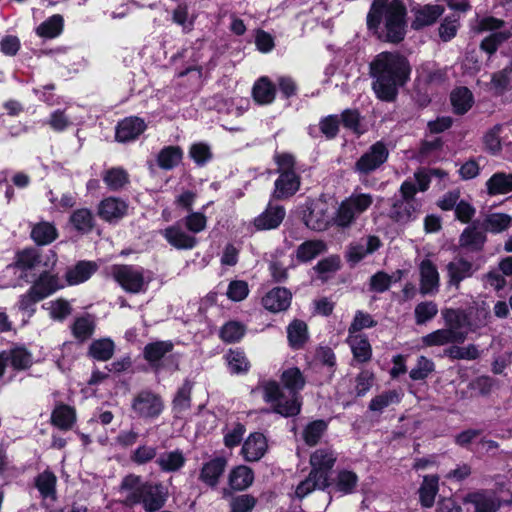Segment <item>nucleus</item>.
<instances>
[{"mask_svg": "<svg viewBox=\"0 0 512 512\" xmlns=\"http://www.w3.org/2000/svg\"><path fill=\"white\" fill-rule=\"evenodd\" d=\"M369 69L372 90L378 100L386 103L397 100L400 89L408 83L412 71L404 55L389 51L376 55Z\"/></svg>", "mask_w": 512, "mask_h": 512, "instance_id": "nucleus-1", "label": "nucleus"}, {"mask_svg": "<svg viewBox=\"0 0 512 512\" xmlns=\"http://www.w3.org/2000/svg\"><path fill=\"white\" fill-rule=\"evenodd\" d=\"M366 24L379 39L399 44L407 32V7L403 0H373Z\"/></svg>", "mask_w": 512, "mask_h": 512, "instance_id": "nucleus-2", "label": "nucleus"}, {"mask_svg": "<svg viewBox=\"0 0 512 512\" xmlns=\"http://www.w3.org/2000/svg\"><path fill=\"white\" fill-rule=\"evenodd\" d=\"M119 490L129 492L122 502L124 506L132 508L141 505L145 512L160 511L169 498L168 487L162 482L143 481L140 475L133 473L122 479Z\"/></svg>", "mask_w": 512, "mask_h": 512, "instance_id": "nucleus-3", "label": "nucleus"}, {"mask_svg": "<svg viewBox=\"0 0 512 512\" xmlns=\"http://www.w3.org/2000/svg\"><path fill=\"white\" fill-rule=\"evenodd\" d=\"M260 387L263 391L264 402L271 404V408L263 409L262 412H272L284 418L295 417L300 414L302 402L298 397H291L285 402H282V399L284 398V392L277 381H263L260 384Z\"/></svg>", "mask_w": 512, "mask_h": 512, "instance_id": "nucleus-4", "label": "nucleus"}, {"mask_svg": "<svg viewBox=\"0 0 512 512\" xmlns=\"http://www.w3.org/2000/svg\"><path fill=\"white\" fill-rule=\"evenodd\" d=\"M373 204V197L369 193H352L343 200L334 217V223L341 228L350 227L356 217L367 211Z\"/></svg>", "mask_w": 512, "mask_h": 512, "instance_id": "nucleus-5", "label": "nucleus"}, {"mask_svg": "<svg viewBox=\"0 0 512 512\" xmlns=\"http://www.w3.org/2000/svg\"><path fill=\"white\" fill-rule=\"evenodd\" d=\"M143 267L121 264L115 265L112 270L114 280L127 293L139 294L147 290L151 277H145Z\"/></svg>", "mask_w": 512, "mask_h": 512, "instance_id": "nucleus-6", "label": "nucleus"}, {"mask_svg": "<svg viewBox=\"0 0 512 512\" xmlns=\"http://www.w3.org/2000/svg\"><path fill=\"white\" fill-rule=\"evenodd\" d=\"M389 157V150L383 141H377L355 162L354 171L368 175L380 168Z\"/></svg>", "mask_w": 512, "mask_h": 512, "instance_id": "nucleus-7", "label": "nucleus"}, {"mask_svg": "<svg viewBox=\"0 0 512 512\" xmlns=\"http://www.w3.org/2000/svg\"><path fill=\"white\" fill-rule=\"evenodd\" d=\"M132 409L141 418L155 419L162 413L164 403L160 395L142 390L133 399Z\"/></svg>", "mask_w": 512, "mask_h": 512, "instance_id": "nucleus-8", "label": "nucleus"}, {"mask_svg": "<svg viewBox=\"0 0 512 512\" xmlns=\"http://www.w3.org/2000/svg\"><path fill=\"white\" fill-rule=\"evenodd\" d=\"M337 461V455L331 448H319L310 454L309 464L312 477L325 483L330 482V472Z\"/></svg>", "mask_w": 512, "mask_h": 512, "instance_id": "nucleus-9", "label": "nucleus"}, {"mask_svg": "<svg viewBox=\"0 0 512 512\" xmlns=\"http://www.w3.org/2000/svg\"><path fill=\"white\" fill-rule=\"evenodd\" d=\"M129 204L126 200L109 196L102 199L98 205V216L110 224L118 223L128 214Z\"/></svg>", "mask_w": 512, "mask_h": 512, "instance_id": "nucleus-10", "label": "nucleus"}, {"mask_svg": "<svg viewBox=\"0 0 512 512\" xmlns=\"http://www.w3.org/2000/svg\"><path fill=\"white\" fill-rule=\"evenodd\" d=\"M147 129L144 119L138 116H128L120 120L115 127V141L128 143L135 141Z\"/></svg>", "mask_w": 512, "mask_h": 512, "instance_id": "nucleus-11", "label": "nucleus"}, {"mask_svg": "<svg viewBox=\"0 0 512 512\" xmlns=\"http://www.w3.org/2000/svg\"><path fill=\"white\" fill-rule=\"evenodd\" d=\"M42 263V254L36 247H25L15 252L11 267L20 272V278L27 280V272L35 270Z\"/></svg>", "mask_w": 512, "mask_h": 512, "instance_id": "nucleus-12", "label": "nucleus"}, {"mask_svg": "<svg viewBox=\"0 0 512 512\" xmlns=\"http://www.w3.org/2000/svg\"><path fill=\"white\" fill-rule=\"evenodd\" d=\"M285 216L284 206L269 201L265 210L253 219L252 224L257 231L274 230L282 224Z\"/></svg>", "mask_w": 512, "mask_h": 512, "instance_id": "nucleus-13", "label": "nucleus"}, {"mask_svg": "<svg viewBox=\"0 0 512 512\" xmlns=\"http://www.w3.org/2000/svg\"><path fill=\"white\" fill-rule=\"evenodd\" d=\"M382 246L380 238L376 235L367 237L366 245L360 242L350 243L344 253V258L348 265L353 268L361 262L367 255L373 254Z\"/></svg>", "mask_w": 512, "mask_h": 512, "instance_id": "nucleus-14", "label": "nucleus"}, {"mask_svg": "<svg viewBox=\"0 0 512 512\" xmlns=\"http://www.w3.org/2000/svg\"><path fill=\"white\" fill-rule=\"evenodd\" d=\"M301 186V176L297 172L280 173L274 182L271 197L275 200H286L293 197Z\"/></svg>", "mask_w": 512, "mask_h": 512, "instance_id": "nucleus-15", "label": "nucleus"}, {"mask_svg": "<svg viewBox=\"0 0 512 512\" xmlns=\"http://www.w3.org/2000/svg\"><path fill=\"white\" fill-rule=\"evenodd\" d=\"M227 464V459L224 456H215L209 461L204 462L199 472V481L210 488H216L226 470Z\"/></svg>", "mask_w": 512, "mask_h": 512, "instance_id": "nucleus-16", "label": "nucleus"}, {"mask_svg": "<svg viewBox=\"0 0 512 512\" xmlns=\"http://www.w3.org/2000/svg\"><path fill=\"white\" fill-rule=\"evenodd\" d=\"M302 221L306 227L318 232L327 230L331 224L327 208L316 202H311L306 206Z\"/></svg>", "mask_w": 512, "mask_h": 512, "instance_id": "nucleus-17", "label": "nucleus"}, {"mask_svg": "<svg viewBox=\"0 0 512 512\" xmlns=\"http://www.w3.org/2000/svg\"><path fill=\"white\" fill-rule=\"evenodd\" d=\"M464 504H472L475 512H497L501 503L495 494L486 489H479L467 493L463 498Z\"/></svg>", "mask_w": 512, "mask_h": 512, "instance_id": "nucleus-18", "label": "nucleus"}, {"mask_svg": "<svg viewBox=\"0 0 512 512\" xmlns=\"http://www.w3.org/2000/svg\"><path fill=\"white\" fill-rule=\"evenodd\" d=\"M420 293L425 295L436 294L439 290L440 277L436 265L430 259H424L419 265Z\"/></svg>", "mask_w": 512, "mask_h": 512, "instance_id": "nucleus-19", "label": "nucleus"}, {"mask_svg": "<svg viewBox=\"0 0 512 512\" xmlns=\"http://www.w3.org/2000/svg\"><path fill=\"white\" fill-rule=\"evenodd\" d=\"M487 242L486 232L478 229L476 223L467 226L459 236V247L471 253H480Z\"/></svg>", "mask_w": 512, "mask_h": 512, "instance_id": "nucleus-20", "label": "nucleus"}, {"mask_svg": "<svg viewBox=\"0 0 512 512\" xmlns=\"http://www.w3.org/2000/svg\"><path fill=\"white\" fill-rule=\"evenodd\" d=\"M251 96L254 103L259 106L271 105L277 96V86L268 76H261L255 80Z\"/></svg>", "mask_w": 512, "mask_h": 512, "instance_id": "nucleus-21", "label": "nucleus"}, {"mask_svg": "<svg viewBox=\"0 0 512 512\" xmlns=\"http://www.w3.org/2000/svg\"><path fill=\"white\" fill-rule=\"evenodd\" d=\"M291 301V291L288 288L278 286L265 294L262 298V305L266 310L278 313L286 311L290 307Z\"/></svg>", "mask_w": 512, "mask_h": 512, "instance_id": "nucleus-22", "label": "nucleus"}, {"mask_svg": "<svg viewBox=\"0 0 512 512\" xmlns=\"http://www.w3.org/2000/svg\"><path fill=\"white\" fill-rule=\"evenodd\" d=\"M41 300L46 299L55 292L64 288L60 283L58 274H52L48 270L42 271L29 287Z\"/></svg>", "mask_w": 512, "mask_h": 512, "instance_id": "nucleus-23", "label": "nucleus"}, {"mask_svg": "<svg viewBox=\"0 0 512 512\" xmlns=\"http://www.w3.org/2000/svg\"><path fill=\"white\" fill-rule=\"evenodd\" d=\"M77 422V411L74 406L57 402L51 412L50 423L61 431L73 429Z\"/></svg>", "mask_w": 512, "mask_h": 512, "instance_id": "nucleus-24", "label": "nucleus"}, {"mask_svg": "<svg viewBox=\"0 0 512 512\" xmlns=\"http://www.w3.org/2000/svg\"><path fill=\"white\" fill-rule=\"evenodd\" d=\"M267 439L261 432L251 433L241 448V454L247 462H257L266 454Z\"/></svg>", "mask_w": 512, "mask_h": 512, "instance_id": "nucleus-25", "label": "nucleus"}, {"mask_svg": "<svg viewBox=\"0 0 512 512\" xmlns=\"http://www.w3.org/2000/svg\"><path fill=\"white\" fill-rule=\"evenodd\" d=\"M161 235L178 250H191L198 244L197 238L183 231L178 224L166 227L161 231Z\"/></svg>", "mask_w": 512, "mask_h": 512, "instance_id": "nucleus-26", "label": "nucleus"}, {"mask_svg": "<svg viewBox=\"0 0 512 512\" xmlns=\"http://www.w3.org/2000/svg\"><path fill=\"white\" fill-rule=\"evenodd\" d=\"M466 340V332L451 329H438L422 337L426 347L443 346L447 344H462Z\"/></svg>", "mask_w": 512, "mask_h": 512, "instance_id": "nucleus-27", "label": "nucleus"}, {"mask_svg": "<svg viewBox=\"0 0 512 512\" xmlns=\"http://www.w3.org/2000/svg\"><path fill=\"white\" fill-rule=\"evenodd\" d=\"M420 204L402 199H394L389 210V218L396 223L406 224L416 219Z\"/></svg>", "mask_w": 512, "mask_h": 512, "instance_id": "nucleus-28", "label": "nucleus"}, {"mask_svg": "<svg viewBox=\"0 0 512 512\" xmlns=\"http://www.w3.org/2000/svg\"><path fill=\"white\" fill-rule=\"evenodd\" d=\"M174 348L171 341L158 340L145 345L143 349V358L148 362L151 368L158 371L161 368V360L167 353Z\"/></svg>", "mask_w": 512, "mask_h": 512, "instance_id": "nucleus-29", "label": "nucleus"}, {"mask_svg": "<svg viewBox=\"0 0 512 512\" xmlns=\"http://www.w3.org/2000/svg\"><path fill=\"white\" fill-rule=\"evenodd\" d=\"M444 11L445 8L438 4H426L420 7L415 11V18L411 22V28L418 31L433 25L442 16Z\"/></svg>", "mask_w": 512, "mask_h": 512, "instance_id": "nucleus-30", "label": "nucleus"}, {"mask_svg": "<svg viewBox=\"0 0 512 512\" xmlns=\"http://www.w3.org/2000/svg\"><path fill=\"white\" fill-rule=\"evenodd\" d=\"M8 364L14 371H26L34 363L33 354L24 345H14L8 351L5 350Z\"/></svg>", "mask_w": 512, "mask_h": 512, "instance_id": "nucleus-31", "label": "nucleus"}, {"mask_svg": "<svg viewBox=\"0 0 512 512\" xmlns=\"http://www.w3.org/2000/svg\"><path fill=\"white\" fill-rule=\"evenodd\" d=\"M224 359L231 375H245L251 369V363L240 347L230 348L224 355Z\"/></svg>", "mask_w": 512, "mask_h": 512, "instance_id": "nucleus-32", "label": "nucleus"}, {"mask_svg": "<svg viewBox=\"0 0 512 512\" xmlns=\"http://www.w3.org/2000/svg\"><path fill=\"white\" fill-rule=\"evenodd\" d=\"M98 266L94 261L80 260L65 273L68 285L84 283L97 271Z\"/></svg>", "mask_w": 512, "mask_h": 512, "instance_id": "nucleus-33", "label": "nucleus"}, {"mask_svg": "<svg viewBox=\"0 0 512 512\" xmlns=\"http://www.w3.org/2000/svg\"><path fill=\"white\" fill-rule=\"evenodd\" d=\"M287 340L289 347L294 350H301L309 340L308 325L300 319L292 320L287 326Z\"/></svg>", "mask_w": 512, "mask_h": 512, "instance_id": "nucleus-34", "label": "nucleus"}, {"mask_svg": "<svg viewBox=\"0 0 512 512\" xmlns=\"http://www.w3.org/2000/svg\"><path fill=\"white\" fill-rule=\"evenodd\" d=\"M474 102V95L466 86L456 87L450 93V103L455 115L466 114L473 107Z\"/></svg>", "mask_w": 512, "mask_h": 512, "instance_id": "nucleus-35", "label": "nucleus"}, {"mask_svg": "<svg viewBox=\"0 0 512 512\" xmlns=\"http://www.w3.org/2000/svg\"><path fill=\"white\" fill-rule=\"evenodd\" d=\"M448 283L450 286L458 288L460 283L473 275V264L465 258H458L456 261H451L447 264Z\"/></svg>", "mask_w": 512, "mask_h": 512, "instance_id": "nucleus-36", "label": "nucleus"}, {"mask_svg": "<svg viewBox=\"0 0 512 512\" xmlns=\"http://www.w3.org/2000/svg\"><path fill=\"white\" fill-rule=\"evenodd\" d=\"M327 251V244L320 239H309L302 242L295 251L298 263H308Z\"/></svg>", "mask_w": 512, "mask_h": 512, "instance_id": "nucleus-37", "label": "nucleus"}, {"mask_svg": "<svg viewBox=\"0 0 512 512\" xmlns=\"http://www.w3.org/2000/svg\"><path fill=\"white\" fill-rule=\"evenodd\" d=\"M95 329L96 322L94 316L90 313L76 317L71 325L73 337L81 344L88 341L93 336Z\"/></svg>", "mask_w": 512, "mask_h": 512, "instance_id": "nucleus-38", "label": "nucleus"}, {"mask_svg": "<svg viewBox=\"0 0 512 512\" xmlns=\"http://www.w3.org/2000/svg\"><path fill=\"white\" fill-rule=\"evenodd\" d=\"M254 478L252 468L246 465H238L230 471L228 484L234 491H244L253 484Z\"/></svg>", "mask_w": 512, "mask_h": 512, "instance_id": "nucleus-39", "label": "nucleus"}, {"mask_svg": "<svg viewBox=\"0 0 512 512\" xmlns=\"http://www.w3.org/2000/svg\"><path fill=\"white\" fill-rule=\"evenodd\" d=\"M347 343L356 362L363 364L371 360L372 347L365 334L349 335Z\"/></svg>", "mask_w": 512, "mask_h": 512, "instance_id": "nucleus-40", "label": "nucleus"}, {"mask_svg": "<svg viewBox=\"0 0 512 512\" xmlns=\"http://www.w3.org/2000/svg\"><path fill=\"white\" fill-rule=\"evenodd\" d=\"M439 492V476L437 474L425 475L418 490L419 502L423 508H431Z\"/></svg>", "mask_w": 512, "mask_h": 512, "instance_id": "nucleus-41", "label": "nucleus"}, {"mask_svg": "<svg viewBox=\"0 0 512 512\" xmlns=\"http://www.w3.org/2000/svg\"><path fill=\"white\" fill-rule=\"evenodd\" d=\"M59 236L58 230L53 223L40 221L33 225L30 238L38 246H46L54 242Z\"/></svg>", "mask_w": 512, "mask_h": 512, "instance_id": "nucleus-42", "label": "nucleus"}, {"mask_svg": "<svg viewBox=\"0 0 512 512\" xmlns=\"http://www.w3.org/2000/svg\"><path fill=\"white\" fill-rule=\"evenodd\" d=\"M115 352V343L109 337L93 340L87 351V356L99 362L110 360Z\"/></svg>", "mask_w": 512, "mask_h": 512, "instance_id": "nucleus-43", "label": "nucleus"}, {"mask_svg": "<svg viewBox=\"0 0 512 512\" xmlns=\"http://www.w3.org/2000/svg\"><path fill=\"white\" fill-rule=\"evenodd\" d=\"M155 463L164 473H173L181 470L186 464V458L183 451L175 449L173 451L164 452L156 458Z\"/></svg>", "mask_w": 512, "mask_h": 512, "instance_id": "nucleus-44", "label": "nucleus"}, {"mask_svg": "<svg viewBox=\"0 0 512 512\" xmlns=\"http://www.w3.org/2000/svg\"><path fill=\"white\" fill-rule=\"evenodd\" d=\"M183 155V149L178 145L164 146L157 154L156 162L159 168L172 170L182 161Z\"/></svg>", "mask_w": 512, "mask_h": 512, "instance_id": "nucleus-45", "label": "nucleus"}, {"mask_svg": "<svg viewBox=\"0 0 512 512\" xmlns=\"http://www.w3.org/2000/svg\"><path fill=\"white\" fill-rule=\"evenodd\" d=\"M57 477L49 469L39 473L34 479V486L40 493L43 499L55 500L57 496L56 491Z\"/></svg>", "mask_w": 512, "mask_h": 512, "instance_id": "nucleus-46", "label": "nucleus"}, {"mask_svg": "<svg viewBox=\"0 0 512 512\" xmlns=\"http://www.w3.org/2000/svg\"><path fill=\"white\" fill-rule=\"evenodd\" d=\"M280 380L283 386L290 391L292 397H298V393L304 389L306 384L302 371L296 366L285 369Z\"/></svg>", "mask_w": 512, "mask_h": 512, "instance_id": "nucleus-47", "label": "nucleus"}, {"mask_svg": "<svg viewBox=\"0 0 512 512\" xmlns=\"http://www.w3.org/2000/svg\"><path fill=\"white\" fill-rule=\"evenodd\" d=\"M64 30V18L60 14H54L36 27V34L45 39H54Z\"/></svg>", "mask_w": 512, "mask_h": 512, "instance_id": "nucleus-48", "label": "nucleus"}, {"mask_svg": "<svg viewBox=\"0 0 512 512\" xmlns=\"http://www.w3.org/2000/svg\"><path fill=\"white\" fill-rule=\"evenodd\" d=\"M359 482L358 475L347 469H342L337 473L333 489L342 495H349L355 492Z\"/></svg>", "mask_w": 512, "mask_h": 512, "instance_id": "nucleus-49", "label": "nucleus"}, {"mask_svg": "<svg viewBox=\"0 0 512 512\" xmlns=\"http://www.w3.org/2000/svg\"><path fill=\"white\" fill-rule=\"evenodd\" d=\"M512 226V217L505 213H491L482 221L481 228L487 233L498 234Z\"/></svg>", "mask_w": 512, "mask_h": 512, "instance_id": "nucleus-50", "label": "nucleus"}, {"mask_svg": "<svg viewBox=\"0 0 512 512\" xmlns=\"http://www.w3.org/2000/svg\"><path fill=\"white\" fill-rule=\"evenodd\" d=\"M328 429V422L317 419L309 422L303 429L302 438L309 447L316 446Z\"/></svg>", "mask_w": 512, "mask_h": 512, "instance_id": "nucleus-51", "label": "nucleus"}, {"mask_svg": "<svg viewBox=\"0 0 512 512\" xmlns=\"http://www.w3.org/2000/svg\"><path fill=\"white\" fill-rule=\"evenodd\" d=\"M69 221L74 229L82 234L91 232L95 226L94 216L88 208H80L73 211Z\"/></svg>", "mask_w": 512, "mask_h": 512, "instance_id": "nucleus-52", "label": "nucleus"}, {"mask_svg": "<svg viewBox=\"0 0 512 512\" xmlns=\"http://www.w3.org/2000/svg\"><path fill=\"white\" fill-rule=\"evenodd\" d=\"M446 329L461 331L470 324L468 314L463 309L445 308L441 312Z\"/></svg>", "mask_w": 512, "mask_h": 512, "instance_id": "nucleus-53", "label": "nucleus"}, {"mask_svg": "<svg viewBox=\"0 0 512 512\" xmlns=\"http://www.w3.org/2000/svg\"><path fill=\"white\" fill-rule=\"evenodd\" d=\"M489 195L507 194L512 191V174L497 172L486 182Z\"/></svg>", "mask_w": 512, "mask_h": 512, "instance_id": "nucleus-54", "label": "nucleus"}, {"mask_svg": "<svg viewBox=\"0 0 512 512\" xmlns=\"http://www.w3.org/2000/svg\"><path fill=\"white\" fill-rule=\"evenodd\" d=\"M102 179L110 191H119L130 182L128 172L122 167L106 170Z\"/></svg>", "mask_w": 512, "mask_h": 512, "instance_id": "nucleus-55", "label": "nucleus"}, {"mask_svg": "<svg viewBox=\"0 0 512 512\" xmlns=\"http://www.w3.org/2000/svg\"><path fill=\"white\" fill-rule=\"evenodd\" d=\"M193 384L189 380H185L178 388L173 400L172 410L175 413L181 414L191 408V394Z\"/></svg>", "mask_w": 512, "mask_h": 512, "instance_id": "nucleus-56", "label": "nucleus"}, {"mask_svg": "<svg viewBox=\"0 0 512 512\" xmlns=\"http://www.w3.org/2000/svg\"><path fill=\"white\" fill-rule=\"evenodd\" d=\"M246 334V326L235 320H230L226 322L219 331V337L224 343H237L240 342L241 339Z\"/></svg>", "mask_w": 512, "mask_h": 512, "instance_id": "nucleus-57", "label": "nucleus"}, {"mask_svg": "<svg viewBox=\"0 0 512 512\" xmlns=\"http://www.w3.org/2000/svg\"><path fill=\"white\" fill-rule=\"evenodd\" d=\"M511 36V31H498L491 33L481 41L480 49L489 56H492L497 52L500 45L510 39Z\"/></svg>", "mask_w": 512, "mask_h": 512, "instance_id": "nucleus-58", "label": "nucleus"}, {"mask_svg": "<svg viewBox=\"0 0 512 512\" xmlns=\"http://www.w3.org/2000/svg\"><path fill=\"white\" fill-rule=\"evenodd\" d=\"M502 125L496 124L490 128L483 136V145L486 152L491 155H497L502 150L500 133Z\"/></svg>", "mask_w": 512, "mask_h": 512, "instance_id": "nucleus-59", "label": "nucleus"}, {"mask_svg": "<svg viewBox=\"0 0 512 512\" xmlns=\"http://www.w3.org/2000/svg\"><path fill=\"white\" fill-rule=\"evenodd\" d=\"M331 486V483H325L318 479L317 477H312V474L309 473L307 478L301 481L296 487V495L298 498L302 499L312 493L314 490H326Z\"/></svg>", "mask_w": 512, "mask_h": 512, "instance_id": "nucleus-60", "label": "nucleus"}, {"mask_svg": "<svg viewBox=\"0 0 512 512\" xmlns=\"http://www.w3.org/2000/svg\"><path fill=\"white\" fill-rule=\"evenodd\" d=\"M438 313V306L434 301H423L418 303L414 309L415 323L423 325L431 321Z\"/></svg>", "mask_w": 512, "mask_h": 512, "instance_id": "nucleus-61", "label": "nucleus"}, {"mask_svg": "<svg viewBox=\"0 0 512 512\" xmlns=\"http://www.w3.org/2000/svg\"><path fill=\"white\" fill-rule=\"evenodd\" d=\"M189 156L197 166L203 167L212 160L213 153L207 143L196 142L190 146Z\"/></svg>", "mask_w": 512, "mask_h": 512, "instance_id": "nucleus-62", "label": "nucleus"}, {"mask_svg": "<svg viewBox=\"0 0 512 512\" xmlns=\"http://www.w3.org/2000/svg\"><path fill=\"white\" fill-rule=\"evenodd\" d=\"M512 73V64L507 65L502 70L494 72L491 76V85L497 95L504 94L510 88V75Z\"/></svg>", "mask_w": 512, "mask_h": 512, "instance_id": "nucleus-63", "label": "nucleus"}, {"mask_svg": "<svg viewBox=\"0 0 512 512\" xmlns=\"http://www.w3.org/2000/svg\"><path fill=\"white\" fill-rule=\"evenodd\" d=\"M315 359L323 366H325L329 372V378L334 376L337 368L336 354L333 349L329 346H319L315 352Z\"/></svg>", "mask_w": 512, "mask_h": 512, "instance_id": "nucleus-64", "label": "nucleus"}]
</instances>
